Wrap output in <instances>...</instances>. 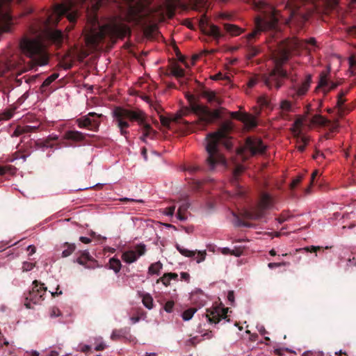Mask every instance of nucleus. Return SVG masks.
I'll use <instances>...</instances> for the list:
<instances>
[{
	"mask_svg": "<svg viewBox=\"0 0 356 356\" xmlns=\"http://www.w3.org/2000/svg\"><path fill=\"white\" fill-rule=\"evenodd\" d=\"M355 6L356 0H288L285 5L289 17L288 24L302 26L313 14H328L331 11H339L341 6Z\"/></svg>",
	"mask_w": 356,
	"mask_h": 356,
	"instance_id": "f257e3e1",
	"label": "nucleus"
},
{
	"mask_svg": "<svg viewBox=\"0 0 356 356\" xmlns=\"http://www.w3.org/2000/svg\"><path fill=\"white\" fill-rule=\"evenodd\" d=\"M232 129V123L227 121L222 123L216 132L209 133L207 135L205 146L207 153L205 164L207 170H213L218 164L225 163V159L219 152L218 145L222 144L227 149L231 148L229 135Z\"/></svg>",
	"mask_w": 356,
	"mask_h": 356,
	"instance_id": "f03ea898",
	"label": "nucleus"
},
{
	"mask_svg": "<svg viewBox=\"0 0 356 356\" xmlns=\"http://www.w3.org/2000/svg\"><path fill=\"white\" fill-rule=\"evenodd\" d=\"M113 116L120 134L127 139H128V135L129 134L127 129L130 126L127 120L131 122H137L142 127L143 134L140 139L143 142H146L147 138H153L156 134L151 125L145 122V114L140 109H129L116 106L113 111Z\"/></svg>",
	"mask_w": 356,
	"mask_h": 356,
	"instance_id": "7ed1b4c3",
	"label": "nucleus"
},
{
	"mask_svg": "<svg viewBox=\"0 0 356 356\" xmlns=\"http://www.w3.org/2000/svg\"><path fill=\"white\" fill-rule=\"evenodd\" d=\"M284 79H289L293 83L291 88L294 92L292 95L293 99L305 96L312 83V76L311 74H307L300 83H296L295 76L288 74L286 70L283 69L281 65H276L268 74L263 75L261 81L269 89L275 88L277 90L282 86Z\"/></svg>",
	"mask_w": 356,
	"mask_h": 356,
	"instance_id": "20e7f679",
	"label": "nucleus"
},
{
	"mask_svg": "<svg viewBox=\"0 0 356 356\" xmlns=\"http://www.w3.org/2000/svg\"><path fill=\"white\" fill-rule=\"evenodd\" d=\"M257 8L260 12V14L255 17L254 22L256 29L247 36V39L249 42L256 38L261 31L275 29L280 20V17H283L273 6L266 3H259L257 6Z\"/></svg>",
	"mask_w": 356,
	"mask_h": 356,
	"instance_id": "39448f33",
	"label": "nucleus"
},
{
	"mask_svg": "<svg viewBox=\"0 0 356 356\" xmlns=\"http://www.w3.org/2000/svg\"><path fill=\"white\" fill-rule=\"evenodd\" d=\"M129 33H130V29L126 24L113 23L101 26L97 31L91 30L86 35V41L96 47L106 38L113 42H115L117 39H122Z\"/></svg>",
	"mask_w": 356,
	"mask_h": 356,
	"instance_id": "423d86ee",
	"label": "nucleus"
},
{
	"mask_svg": "<svg viewBox=\"0 0 356 356\" xmlns=\"http://www.w3.org/2000/svg\"><path fill=\"white\" fill-rule=\"evenodd\" d=\"M20 48L23 53L36 64L44 65L47 63L48 57L40 40L24 38L20 42Z\"/></svg>",
	"mask_w": 356,
	"mask_h": 356,
	"instance_id": "0eeeda50",
	"label": "nucleus"
},
{
	"mask_svg": "<svg viewBox=\"0 0 356 356\" xmlns=\"http://www.w3.org/2000/svg\"><path fill=\"white\" fill-rule=\"evenodd\" d=\"M186 98L190 102V109H188V113L192 111L197 115L199 116L200 123L202 124L204 127L211 124L214 120L221 118L220 111L222 108L211 111L207 106L197 103L193 95L187 94Z\"/></svg>",
	"mask_w": 356,
	"mask_h": 356,
	"instance_id": "6e6552de",
	"label": "nucleus"
},
{
	"mask_svg": "<svg viewBox=\"0 0 356 356\" xmlns=\"http://www.w3.org/2000/svg\"><path fill=\"white\" fill-rule=\"evenodd\" d=\"M316 40L314 38H311L309 40H302L296 37L287 39L284 42V44L282 49V59L283 60H287L291 54H298L303 49H309V45L315 46Z\"/></svg>",
	"mask_w": 356,
	"mask_h": 356,
	"instance_id": "1a4fd4ad",
	"label": "nucleus"
},
{
	"mask_svg": "<svg viewBox=\"0 0 356 356\" xmlns=\"http://www.w3.org/2000/svg\"><path fill=\"white\" fill-rule=\"evenodd\" d=\"M266 145L264 144L261 138L248 137L246 138L243 147L238 150V154L244 160H246L250 156L263 155L266 152Z\"/></svg>",
	"mask_w": 356,
	"mask_h": 356,
	"instance_id": "9d476101",
	"label": "nucleus"
},
{
	"mask_svg": "<svg viewBox=\"0 0 356 356\" xmlns=\"http://www.w3.org/2000/svg\"><path fill=\"white\" fill-rule=\"evenodd\" d=\"M273 204L271 196L268 193L261 195L259 204L252 211H246L244 213L245 218L251 220H258L264 216L265 211Z\"/></svg>",
	"mask_w": 356,
	"mask_h": 356,
	"instance_id": "9b49d317",
	"label": "nucleus"
},
{
	"mask_svg": "<svg viewBox=\"0 0 356 356\" xmlns=\"http://www.w3.org/2000/svg\"><path fill=\"white\" fill-rule=\"evenodd\" d=\"M32 285V289L29 292L24 302V305L29 309L31 308V302L33 304H38L42 301L44 300V296L47 290V287L44 286V284L38 280H34Z\"/></svg>",
	"mask_w": 356,
	"mask_h": 356,
	"instance_id": "f8f14e48",
	"label": "nucleus"
},
{
	"mask_svg": "<svg viewBox=\"0 0 356 356\" xmlns=\"http://www.w3.org/2000/svg\"><path fill=\"white\" fill-rule=\"evenodd\" d=\"M188 108H185L179 113H177L175 117L172 118H169L168 117L161 115L160 116V121L162 124V126L169 129L170 126L171 122H175V123H179L184 124L188 132H193L195 131V127L197 124H195L193 122H189L185 120L182 119V117L184 115H188Z\"/></svg>",
	"mask_w": 356,
	"mask_h": 356,
	"instance_id": "ddd939ff",
	"label": "nucleus"
},
{
	"mask_svg": "<svg viewBox=\"0 0 356 356\" xmlns=\"http://www.w3.org/2000/svg\"><path fill=\"white\" fill-rule=\"evenodd\" d=\"M101 117H102V114L90 112L88 115L76 119V123L79 128H86L93 131H97L100 125L99 118Z\"/></svg>",
	"mask_w": 356,
	"mask_h": 356,
	"instance_id": "4468645a",
	"label": "nucleus"
},
{
	"mask_svg": "<svg viewBox=\"0 0 356 356\" xmlns=\"http://www.w3.org/2000/svg\"><path fill=\"white\" fill-rule=\"evenodd\" d=\"M146 246L145 244L140 243L135 247V250H129L123 252L122 259L128 264H131L137 261V259L145 254Z\"/></svg>",
	"mask_w": 356,
	"mask_h": 356,
	"instance_id": "2eb2a0df",
	"label": "nucleus"
},
{
	"mask_svg": "<svg viewBox=\"0 0 356 356\" xmlns=\"http://www.w3.org/2000/svg\"><path fill=\"white\" fill-rule=\"evenodd\" d=\"M228 308H221L220 307H213L207 309L206 317L210 323H218L221 319L227 318Z\"/></svg>",
	"mask_w": 356,
	"mask_h": 356,
	"instance_id": "dca6fc26",
	"label": "nucleus"
},
{
	"mask_svg": "<svg viewBox=\"0 0 356 356\" xmlns=\"http://www.w3.org/2000/svg\"><path fill=\"white\" fill-rule=\"evenodd\" d=\"M200 25L206 34L213 36L216 40H218L223 36L220 28L216 25L209 24L206 17H202L200 19Z\"/></svg>",
	"mask_w": 356,
	"mask_h": 356,
	"instance_id": "f3484780",
	"label": "nucleus"
},
{
	"mask_svg": "<svg viewBox=\"0 0 356 356\" xmlns=\"http://www.w3.org/2000/svg\"><path fill=\"white\" fill-rule=\"evenodd\" d=\"M232 118L241 121L248 128L252 129L257 126L256 118L248 113H239L238 112H232L231 113Z\"/></svg>",
	"mask_w": 356,
	"mask_h": 356,
	"instance_id": "a211bd4d",
	"label": "nucleus"
},
{
	"mask_svg": "<svg viewBox=\"0 0 356 356\" xmlns=\"http://www.w3.org/2000/svg\"><path fill=\"white\" fill-rule=\"evenodd\" d=\"M177 250L179 251V252L182 254L183 256L187 257H193L197 254L196 257V261L197 263H200L203 261H204L207 252L206 250L203 251H193V250H189L188 249L184 248V247L181 246L179 244H176L175 245Z\"/></svg>",
	"mask_w": 356,
	"mask_h": 356,
	"instance_id": "6ab92c4d",
	"label": "nucleus"
},
{
	"mask_svg": "<svg viewBox=\"0 0 356 356\" xmlns=\"http://www.w3.org/2000/svg\"><path fill=\"white\" fill-rule=\"evenodd\" d=\"M79 256L76 258L74 262H77L78 264L84 266L86 268H94L93 266H90V265L87 264L88 261H95V260L90 254L88 250L79 251Z\"/></svg>",
	"mask_w": 356,
	"mask_h": 356,
	"instance_id": "aec40b11",
	"label": "nucleus"
},
{
	"mask_svg": "<svg viewBox=\"0 0 356 356\" xmlns=\"http://www.w3.org/2000/svg\"><path fill=\"white\" fill-rule=\"evenodd\" d=\"M65 138L73 141H82L85 139V135L78 131H67L65 134Z\"/></svg>",
	"mask_w": 356,
	"mask_h": 356,
	"instance_id": "412c9836",
	"label": "nucleus"
},
{
	"mask_svg": "<svg viewBox=\"0 0 356 356\" xmlns=\"http://www.w3.org/2000/svg\"><path fill=\"white\" fill-rule=\"evenodd\" d=\"M202 96L207 99L209 103H216L217 105L221 104V100L216 96L214 91L203 90Z\"/></svg>",
	"mask_w": 356,
	"mask_h": 356,
	"instance_id": "4be33fe9",
	"label": "nucleus"
},
{
	"mask_svg": "<svg viewBox=\"0 0 356 356\" xmlns=\"http://www.w3.org/2000/svg\"><path fill=\"white\" fill-rule=\"evenodd\" d=\"M225 30L229 33L232 36L239 35L241 33H243V30L241 29L239 26L231 24H224Z\"/></svg>",
	"mask_w": 356,
	"mask_h": 356,
	"instance_id": "5701e85b",
	"label": "nucleus"
},
{
	"mask_svg": "<svg viewBox=\"0 0 356 356\" xmlns=\"http://www.w3.org/2000/svg\"><path fill=\"white\" fill-rule=\"evenodd\" d=\"M201 297H204V295L201 291L199 290L191 293V300L194 304H198V307H200L204 304V300H202Z\"/></svg>",
	"mask_w": 356,
	"mask_h": 356,
	"instance_id": "b1692460",
	"label": "nucleus"
},
{
	"mask_svg": "<svg viewBox=\"0 0 356 356\" xmlns=\"http://www.w3.org/2000/svg\"><path fill=\"white\" fill-rule=\"evenodd\" d=\"M311 122L321 126H329L331 124L329 120L321 115H314L311 120Z\"/></svg>",
	"mask_w": 356,
	"mask_h": 356,
	"instance_id": "393cba45",
	"label": "nucleus"
},
{
	"mask_svg": "<svg viewBox=\"0 0 356 356\" xmlns=\"http://www.w3.org/2000/svg\"><path fill=\"white\" fill-rule=\"evenodd\" d=\"M348 90H341L337 95V106L339 108V111L342 114L344 111L343 105L346 102L345 96L347 94Z\"/></svg>",
	"mask_w": 356,
	"mask_h": 356,
	"instance_id": "a878e982",
	"label": "nucleus"
},
{
	"mask_svg": "<svg viewBox=\"0 0 356 356\" xmlns=\"http://www.w3.org/2000/svg\"><path fill=\"white\" fill-rule=\"evenodd\" d=\"M170 74L176 78L179 79L184 76L185 72L179 65L175 64L170 68Z\"/></svg>",
	"mask_w": 356,
	"mask_h": 356,
	"instance_id": "bb28decb",
	"label": "nucleus"
},
{
	"mask_svg": "<svg viewBox=\"0 0 356 356\" xmlns=\"http://www.w3.org/2000/svg\"><path fill=\"white\" fill-rule=\"evenodd\" d=\"M63 247L65 248L63 251L62 252V257H67L71 255L74 250H76V245L74 243H65L63 245Z\"/></svg>",
	"mask_w": 356,
	"mask_h": 356,
	"instance_id": "cd10ccee",
	"label": "nucleus"
},
{
	"mask_svg": "<svg viewBox=\"0 0 356 356\" xmlns=\"http://www.w3.org/2000/svg\"><path fill=\"white\" fill-rule=\"evenodd\" d=\"M129 330L127 328L120 329V330H115L113 331L111 334V339L113 340H118L122 337H125V336L128 334Z\"/></svg>",
	"mask_w": 356,
	"mask_h": 356,
	"instance_id": "c85d7f7f",
	"label": "nucleus"
},
{
	"mask_svg": "<svg viewBox=\"0 0 356 356\" xmlns=\"http://www.w3.org/2000/svg\"><path fill=\"white\" fill-rule=\"evenodd\" d=\"M163 265L160 261L152 264L148 268V273L150 275H159Z\"/></svg>",
	"mask_w": 356,
	"mask_h": 356,
	"instance_id": "c756f323",
	"label": "nucleus"
},
{
	"mask_svg": "<svg viewBox=\"0 0 356 356\" xmlns=\"http://www.w3.org/2000/svg\"><path fill=\"white\" fill-rule=\"evenodd\" d=\"M121 262L118 259L113 257L109 260V268L115 271V273H118L121 268Z\"/></svg>",
	"mask_w": 356,
	"mask_h": 356,
	"instance_id": "7c9ffc66",
	"label": "nucleus"
},
{
	"mask_svg": "<svg viewBox=\"0 0 356 356\" xmlns=\"http://www.w3.org/2000/svg\"><path fill=\"white\" fill-rule=\"evenodd\" d=\"M245 168L242 165H236L233 171V184H238V177L241 175V174L244 171Z\"/></svg>",
	"mask_w": 356,
	"mask_h": 356,
	"instance_id": "2f4dec72",
	"label": "nucleus"
},
{
	"mask_svg": "<svg viewBox=\"0 0 356 356\" xmlns=\"http://www.w3.org/2000/svg\"><path fill=\"white\" fill-rule=\"evenodd\" d=\"M50 37L54 42L60 43L63 39V33L61 31L54 30L50 33Z\"/></svg>",
	"mask_w": 356,
	"mask_h": 356,
	"instance_id": "473e14b6",
	"label": "nucleus"
},
{
	"mask_svg": "<svg viewBox=\"0 0 356 356\" xmlns=\"http://www.w3.org/2000/svg\"><path fill=\"white\" fill-rule=\"evenodd\" d=\"M142 302L144 306L148 309H152L154 307L153 298L149 293L143 296Z\"/></svg>",
	"mask_w": 356,
	"mask_h": 356,
	"instance_id": "72a5a7b5",
	"label": "nucleus"
},
{
	"mask_svg": "<svg viewBox=\"0 0 356 356\" xmlns=\"http://www.w3.org/2000/svg\"><path fill=\"white\" fill-rule=\"evenodd\" d=\"M35 145L38 148L53 147V144L51 143V138H47L44 140H38L35 142Z\"/></svg>",
	"mask_w": 356,
	"mask_h": 356,
	"instance_id": "f704fd0d",
	"label": "nucleus"
},
{
	"mask_svg": "<svg viewBox=\"0 0 356 356\" xmlns=\"http://www.w3.org/2000/svg\"><path fill=\"white\" fill-rule=\"evenodd\" d=\"M291 134L293 136L296 138V143H305L306 141H309L308 138L302 134V130L297 131L295 130Z\"/></svg>",
	"mask_w": 356,
	"mask_h": 356,
	"instance_id": "c9c22d12",
	"label": "nucleus"
},
{
	"mask_svg": "<svg viewBox=\"0 0 356 356\" xmlns=\"http://www.w3.org/2000/svg\"><path fill=\"white\" fill-rule=\"evenodd\" d=\"M197 311V308H195V307H191V308H189L186 310H185L182 314H181V317L183 318L184 321H189L191 320L194 314Z\"/></svg>",
	"mask_w": 356,
	"mask_h": 356,
	"instance_id": "e433bc0d",
	"label": "nucleus"
},
{
	"mask_svg": "<svg viewBox=\"0 0 356 356\" xmlns=\"http://www.w3.org/2000/svg\"><path fill=\"white\" fill-rule=\"evenodd\" d=\"M329 84L330 82L327 79V74L325 72H321L320 74V80L317 88H323L325 89V88L327 87Z\"/></svg>",
	"mask_w": 356,
	"mask_h": 356,
	"instance_id": "4c0bfd02",
	"label": "nucleus"
},
{
	"mask_svg": "<svg viewBox=\"0 0 356 356\" xmlns=\"http://www.w3.org/2000/svg\"><path fill=\"white\" fill-rule=\"evenodd\" d=\"M16 168L12 165H6L1 166L0 165V176L4 175L6 173L9 172L10 175H14L15 172ZM3 180L0 179V182H2Z\"/></svg>",
	"mask_w": 356,
	"mask_h": 356,
	"instance_id": "58836bf2",
	"label": "nucleus"
},
{
	"mask_svg": "<svg viewBox=\"0 0 356 356\" xmlns=\"http://www.w3.org/2000/svg\"><path fill=\"white\" fill-rule=\"evenodd\" d=\"M59 74L58 73H53L50 76H49L42 83L41 86V89L42 90L44 88L49 86L53 81H54L58 77Z\"/></svg>",
	"mask_w": 356,
	"mask_h": 356,
	"instance_id": "ea45409f",
	"label": "nucleus"
},
{
	"mask_svg": "<svg viewBox=\"0 0 356 356\" xmlns=\"http://www.w3.org/2000/svg\"><path fill=\"white\" fill-rule=\"evenodd\" d=\"M233 224L235 227H250L249 222L243 221L239 216L234 213Z\"/></svg>",
	"mask_w": 356,
	"mask_h": 356,
	"instance_id": "a19ab883",
	"label": "nucleus"
},
{
	"mask_svg": "<svg viewBox=\"0 0 356 356\" xmlns=\"http://www.w3.org/2000/svg\"><path fill=\"white\" fill-rule=\"evenodd\" d=\"M14 113L13 109H6L3 113H0V121L10 120Z\"/></svg>",
	"mask_w": 356,
	"mask_h": 356,
	"instance_id": "79ce46f5",
	"label": "nucleus"
},
{
	"mask_svg": "<svg viewBox=\"0 0 356 356\" xmlns=\"http://www.w3.org/2000/svg\"><path fill=\"white\" fill-rule=\"evenodd\" d=\"M259 53V49L254 46L250 45L248 48V58L252 59Z\"/></svg>",
	"mask_w": 356,
	"mask_h": 356,
	"instance_id": "37998d69",
	"label": "nucleus"
},
{
	"mask_svg": "<svg viewBox=\"0 0 356 356\" xmlns=\"http://www.w3.org/2000/svg\"><path fill=\"white\" fill-rule=\"evenodd\" d=\"M33 129V127L31 126H25L23 127H19L15 129L14 134L16 136H19L22 134L30 132Z\"/></svg>",
	"mask_w": 356,
	"mask_h": 356,
	"instance_id": "c03bdc74",
	"label": "nucleus"
},
{
	"mask_svg": "<svg viewBox=\"0 0 356 356\" xmlns=\"http://www.w3.org/2000/svg\"><path fill=\"white\" fill-rule=\"evenodd\" d=\"M280 108L282 111L290 112L291 111V104L288 100H282L280 103Z\"/></svg>",
	"mask_w": 356,
	"mask_h": 356,
	"instance_id": "a18cd8bd",
	"label": "nucleus"
},
{
	"mask_svg": "<svg viewBox=\"0 0 356 356\" xmlns=\"http://www.w3.org/2000/svg\"><path fill=\"white\" fill-rule=\"evenodd\" d=\"M302 175L297 176L291 182L290 187L291 189H294L302 181Z\"/></svg>",
	"mask_w": 356,
	"mask_h": 356,
	"instance_id": "49530a36",
	"label": "nucleus"
},
{
	"mask_svg": "<svg viewBox=\"0 0 356 356\" xmlns=\"http://www.w3.org/2000/svg\"><path fill=\"white\" fill-rule=\"evenodd\" d=\"M174 305H175V303H174V301H172V300H169V301L166 302L164 305L165 311L168 313L172 312L173 307H174Z\"/></svg>",
	"mask_w": 356,
	"mask_h": 356,
	"instance_id": "de8ad7c7",
	"label": "nucleus"
},
{
	"mask_svg": "<svg viewBox=\"0 0 356 356\" xmlns=\"http://www.w3.org/2000/svg\"><path fill=\"white\" fill-rule=\"evenodd\" d=\"M161 282L165 286H168L170 284V277L168 276L167 273H165L161 277H160L157 282Z\"/></svg>",
	"mask_w": 356,
	"mask_h": 356,
	"instance_id": "09e8293b",
	"label": "nucleus"
},
{
	"mask_svg": "<svg viewBox=\"0 0 356 356\" xmlns=\"http://www.w3.org/2000/svg\"><path fill=\"white\" fill-rule=\"evenodd\" d=\"M35 266V264L33 263L25 261L23 263L22 268L24 271H29L32 270Z\"/></svg>",
	"mask_w": 356,
	"mask_h": 356,
	"instance_id": "8fccbe9b",
	"label": "nucleus"
},
{
	"mask_svg": "<svg viewBox=\"0 0 356 356\" xmlns=\"http://www.w3.org/2000/svg\"><path fill=\"white\" fill-rule=\"evenodd\" d=\"M61 315L60 309L57 307H52L50 311L51 317H58Z\"/></svg>",
	"mask_w": 356,
	"mask_h": 356,
	"instance_id": "3c124183",
	"label": "nucleus"
},
{
	"mask_svg": "<svg viewBox=\"0 0 356 356\" xmlns=\"http://www.w3.org/2000/svg\"><path fill=\"white\" fill-rule=\"evenodd\" d=\"M258 82V78L256 76L251 77L248 82V86L249 88H253Z\"/></svg>",
	"mask_w": 356,
	"mask_h": 356,
	"instance_id": "603ef678",
	"label": "nucleus"
},
{
	"mask_svg": "<svg viewBox=\"0 0 356 356\" xmlns=\"http://www.w3.org/2000/svg\"><path fill=\"white\" fill-rule=\"evenodd\" d=\"M189 207L190 204L188 202H184L181 204V205H180V207L178 209V211L186 213Z\"/></svg>",
	"mask_w": 356,
	"mask_h": 356,
	"instance_id": "864d4df0",
	"label": "nucleus"
},
{
	"mask_svg": "<svg viewBox=\"0 0 356 356\" xmlns=\"http://www.w3.org/2000/svg\"><path fill=\"white\" fill-rule=\"evenodd\" d=\"M231 252L232 255L240 257L243 254V249L241 247L235 248L234 250H232Z\"/></svg>",
	"mask_w": 356,
	"mask_h": 356,
	"instance_id": "5fc2aeb1",
	"label": "nucleus"
},
{
	"mask_svg": "<svg viewBox=\"0 0 356 356\" xmlns=\"http://www.w3.org/2000/svg\"><path fill=\"white\" fill-rule=\"evenodd\" d=\"M186 170L192 174L201 170V168L198 165H190L187 168Z\"/></svg>",
	"mask_w": 356,
	"mask_h": 356,
	"instance_id": "6e6d98bb",
	"label": "nucleus"
},
{
	"mask_svg": "<svg viewBox=\"0 0 356 356\" xmlns=\"http://www.w3.org/2000/svg\"><path fill=\"white\" fill-rule=\"evenodd\" d=\"M175 206L167 207L165 209V214L167 216H172L175 213Z\"/></svg>",
	"mask_w": 356,
	"mask_h": 356,
	"instance_id": "4d7b16f0",
	"label": "nucleus"
},
{
	"mask_svg": "<svg viewBox=\"0 0 356 356\" xmlns=\"http://www.w3.org/2000/svg\"><path fill=\"white\" fill-rule=\"evenodd\" d=\"M337 86H338L337 83H334V82H330L329 86H327L329 88L327 89H323L324 93L327 94L331 90H334V88H336L337 87Z\"/></svg>",
	"mask_w": 356,
	"mask_h": 356,
	"instance_id": "13d9d810",
	"label": "nucleus"
},
{
	"mask_svg": "<svg viewBox=\"0 0 356 356\" xmlns=\"http://www.w3.org/2000/svg\"><path fill=\"white\" fill-rule=\"evenodd\" d=\"M321 247L319 246H310V247H306L303 250H305L307 252H316L318 250H320Z\"/></svg>",
	"mask_w": 356,
	"mask_h": 356,
	"instance_id": "bf43d9fd",
	"label": "nucleus"
},
{
	"mask_svg": "<svg viewBox=\"0 0 356 356\" xmlns=\"http://www.w3.org/2000/svg\"><path fill=\"white\" fill-rule=\"evenodd\" d=\"M286 262H280V263H269L268 264V266L270 268H274L275 267H280V266H286Z\"/></svg>",
	"mask_w": 356,
	"mask_h": 356,
	"instance_id": "052dcab7",
	"label": "nucleus"
},
{
	"mask_svg": "<svg viewBox=\"0 0 356 356\" xmlns=\"http://www.w3.org/2000/svg\"><path fill=\"white\" fill-rule=\"evenodd\" d=\"M307 143H308V141H306L305 143H297V145H297V148H298V149L300 152H304V151H305V147H306V146H307Z\"/></svg>",
	"mask_w": 356,
	"mask_h": 356,
	"instance_id": "680f3d73",
	"label": "nucleus"
},
{
	"mask_svg": "<svg viewBox=\"0 0 356 356\" xmlns=\"http://www.w3.org/2000/svg\"><path fill=\"white\" fill-rule=\"evenodd\" d=\"M177 218L181 220V221H184L186 220V216L185 215V213L184 212H181L179 211H177Z\"/></svg>",
	"mask_w": 356,
	"mask_h": 356,
	"instance_id": "e2e57ef3",
	"label": "nucleus"
},
{
	"mask_svg": "<svg viewBox=\"0 0 356 356\" xmlns=\"http://www.w3.org/2000/svg\"><path fill=\"white\" fill-rule=\"evenodd\" d=\"M181 280L188 282L190 280V275L188 273L182 272L181 273Z\"/></svg>",
	"mask_w": 356,
	"mask_h": 356,
	"instance_id": "0e129e2a",
	"label": "nucleus"
},
{
	"mask_svg": "<svg viewBox=\"0 0 356 356\" xmlns=\"http://www.w3.org/2000/svg\"><path fill=\"white\" fill-rule=\"evenodd\" d=\"M293 124L295 125V127H300V129H302V127L303 125L302 119H301V118L296 119L295 120V122H293Z\"/></svg>",
	"mask_w": 356,
	"mask_h": 356,
	"instance_id": "69168bd1",
	"label": "nucleus"
},
{
	"mask_svg": "<svg viewBox=\"0 0 356 356\" xmlns=\"http://www.w3.org/2000/svg\"><path fill=\"white\" fill-rule=\"evenodd\" d=\"M227 299H228V300L231 303L234 302V293L233 291H229L228 295H227Z\"/></svg>",
	"mask_w": 356,
	"mask_h": 356,
	"instance_id": "338daca9",
	"label": "nucleus"
},
{
	"mask_svg": "<svg viewBox=\"0 0 356 356\" xmlns=\"http://www.w3.org/2000/svg\"><path fill=\"white\" fill-rule=\"evenodd\" d=\"M36 248L34 245H31L27 247V251L29 252V255L31 256L35 252Z\"/></svg>",
	"mask_w": 356,
	"mask_h": 356,
	"instance_id": "774afa93",
	"label": "nucleus"
}]
</instances>
